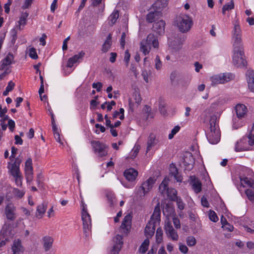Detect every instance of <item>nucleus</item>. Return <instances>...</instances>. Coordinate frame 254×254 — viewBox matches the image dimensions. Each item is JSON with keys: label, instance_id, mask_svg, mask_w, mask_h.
Masks as SVG:
<instances>
[{"label": "nucleus", "instance_id": "bf43d9fd", "mask_svg": "<svg viewBox=\"0 0 254 254\" xmlns=\"http://www.w3.org/2000/svg\"><path fill=\"white\" fill-rule=\"evenodd\" d=\"M151 108L148 106L145 105L143 108V112L147 114L148 117L153 118V115L151 114Z\"/></svg>", "mask_w": 254, "mask_h": 254}, {"label": "nucleus", "instance_id": "3c124183", "mask_svg": "<svg viewBox=\"0 0 254 254\" xmlns=\"http://www.w3.org/2000/svg\"><path fill=\"white\" fill-rule=\"evenodd\" d=\"M187 245L190 246H193L196 244V240L193 236H189L186 240Z\"/></svg>", "mask_w": 254, "mask_h": 254}, {"label": "nucleus", "instance_id": "603ef678", "mask_svg": "<svg viewBox=\"0 0 254 254\" xmlns=\"http://www.w3.org/2000/svg\"><path fill=\"white\" fill-rule=\"evenodd\" d=\"M245 193L250 201H253L254 200V191L253 190L247 189L245 191Z\"/></svg>", "mask_w": 254, "mask_h": 254}, {"label": "nucleus", "instance_id": "f3484780", "mask_svg": "<svg viewBox=\"0 0 254 254\" xmlns=\"http://www.w3.org/2000/svg\"><path fill=\"white\" fill-rule=\"evenodd\" d=\"M155 230V222L153 220H151L147 224L144 233L145 236L147 238H151L154 234Z\"/></svg>", "mask_w": 254, "mask_h": 254}, {"label": "nucleus", "instance_id": "39448f33", "mask_svg": "<svg viewBox=\"0 0 254 254\" xmlns=\"http://www.w3.org/2000/svg\"><path fill=\"white\" fill-rule=\"evenodd\" d=\"M234 27L232 31V40L233 41V47L243 46L242 44V31L238 19L235 20Z\"/></svg>", "mask_w": 254, "mask_h": 254}, {"label": "nucleus", "instance_id": "f8f14e48", "mask_svg": "<svg viewBox=\"0 0 254 254\" xmlns=\"http://www.w3.org/2000/svg\"><path fill=\"white\" fill-rule=\"evenodd\" d=\"M16 207L11 202L7 204L5 208V214L6 218L10 221H13L15 219Z\"/></svg>", "mask_w": 254, "mask_h": 254}, {"label": "nucleus", "instance_id": "864d4df0", "mask_svg": "<svg viewBox=\"0 0 254 254\" xmlns=\"http://www.w3.org/2000/svg\"><path fill=\"white\" fill-rule=\"evenodd\" d=\"M209 218L210 220L213 222H217L218 220L216 213L213 211H210L209 213Z\"/></svg>", "mask_w": 254, "mask_h": 254}, {"label": "nucleus", "instance_id": "1a4fd4ad", "mask_svg": "<svg viewBox=\"0 0 254 254\" xmlns=\"http://www.w3.org/2000/svg\"><path fill=\"white\" fill-rule=\"evenodd\" d=\"M113 246L110 249L108 254H119L123 244V237L117 235L113 240Z\"/></svg>", "mask_w": 254, "mask_h": 254}, {"label": "nucleus", "instance_id": "a878e982", "mask_svg": "<svg viewBox=\"0 0 254 254\" xmlns=\"http://www.w3.org/2000/svg\"><path fill=\"white\" fill-rule=\"evenodd\" d=\"M184 164L186 166V169L191 170L194 164V159L190 153L186 155L184 158Z\"/></svg>", "mask_w": 254, "mask_h": 254}, {"label": "nucleus", "instance_id": "f03ea898", "mask_svg": "<svg viewBox=\"0 0 254 254\" xmlns=\"http://www.w3.org/2000/svg\"><path fill=\"white\" fill-rule=\"evenodd\" d=\"M139 51L142 53L144 56L148 55L151 49V46L154 49H158L159 42L158 38L154 34L150 33L146 39H143L139 44Z\"/></svg>", "mask_w": 254, "mask_h": 254}, {"label": "nucleus", "instance_id": "49530a36", "mask_svg": "<svg viewBox=\"0 0 254 254\" xmlns=\"http://www.w3.org/2000/svg\"><path fill=\"white\" fill-rule=\"evenodd\" d=\"M240 181H241V184L242 185H243V184H245L246 185H247V186H248V187H253V186L254 185V183H253V181L251 180L250 179H249L247 177H244V178L240 177Z\"/></svg>", "mask_w": 254, "mask_h": 254}, {"label": "nucleus", "instance_id": "aec40b11", "mask_svg": "<svg viewBox=\"0 0 254 254\" xmlns=\"http://www.w3.org/2000/svg\"><path fill=\"white\" fill-rule=\"evenodd\" d=\"M155 181V179L154 178L150 177L147 180L143 182L141 185L143 191L148 193L152 190Z\"/></svg>", "mask_w": 254, "mask_h": 254}, {"label": "nucleus", "instance_id": "4468645a", "mask_svg": "<svg viewBox=\"0 0 254 254\" xmlns=\"http://www.w3.org/2000/svg\"><path fill=\"white\" fill-rule=\"evenodd\" d=\"M159 145L160 141L159 139L154 134H150L147 141L146 152H148L153 147Z\"/></svg>", "mask_w": 254, "mask_h": 254}, {"label": "nucleus", "instance_id": "a211bd4d", "mask_svg": "<svg viewBox=\"0 0 254 254\" xmlns=\"http://www.w3.org/2000/svg\"><path fill=\"white\" fill-rule=\"evenodd\" d=\"M235 112L237 117L239 119H242L247 115L248 109L245 105L239 104L235 107Z\"/></svg>", "mask_w": 254, "mask_h": 254}, {"label": "nucleus", "instance_id": "a19ab883", "mask_svg": "<svg viewBox=\"0 0 254 254\" xmlns=\"http://www.w3.org/2000/svg\"><path fill=\"white\" fill-rule=\"evenodd\" d=\"M192 188L196 193H198L201 190V183L198 180H195L192 183Z\"/></svg>", "mask_w": 254, "mask_h": 254}, {"label": "nucleus", "instance_id": "393cba45", "mask_svg": "<svg viewBox=\"0 0 254 254\" xmlns=\"http://www.w3.org/2000/svg\"><path fill=\"white\" fill-rule=\"evenodd\" d=\"M168 0H156L152 5V8L155 11L161 12L162 9L167 5Z\"/></svg>", "mask_w": 254, "mask_h": 254}, {"label": "nucleus", "instance_id": "72a5a7b5", "mask_svg": "<svg viewBox=\"0 0 254 254\" xmlns=\"http://www.w3.org/2000/svg\"><path fill=\"white\" fill-rule=\"evenodd\" d=\"M169 181L168 178L166 177L164 178L161 184L159 186V191L162 194H165L167 192V190H169L167 188L168 184Z\"/></svg>", "mask_w": 254, "mask_h": 254}, {"label": "nucleus", "instance_id": "5701e85b", "mask_svg": "<svg viewBox=\"0 0 254 254\" xmlns=\"http://www.w3.org/2000/svg\"><path fill=\"white\" fill-rule=\"evenodd\" d=\"M247 79L249 89L252 92H254V71L248 70L247 72Z\"/></svg>", "mask_w": 254, "mask_h": 254}, {"label": "nucleus", "instance_id": "cd10ccee", "mask_svg": "<svg viewBox=\"0 0 254 254\" xmlns=\"http://www.w3.org/2000/svg\"><path fill=\"white\" fill-rule=\"evenodd\" d=\"M85 55V53L83 51H81L78 54L75 55L71 58H70L67 64V66L68 67H71L74 64L76 63L79 59L83 58Z\"/></svg>", "mask_w": 254, "mask_h": 254}, {"label": "nucleus", "instance_id": "0eeeda50", "mask_svg": "<svg viewBox=\"0 0 254 254\" xmlns=\"http://www.w3.org/2000/svg\"><path fill=\"white\" fill-rule=\"evenodd\" d=\"M233 78L234 76L232 74L226 73L213 75L210 77V80L211 85L214 86L218 84H224Z\"/></svg>", "mask_w": 254, "mask_h": 254}, {"label": "nucleus", "instance_id": "7c9ffc66", "mask_svg": "<svg viewBox=\"0 0 254 254\" xmlns=\"http://www.w3.org/2000/svg\"><path fill=\"white\" fill-rule=\"evenodd\" d=\"M44 248L45 251H49L52 247L53 239L50 236H46L43 238Z\"/></svg>", "mask_w": 254, "mask_h": 254}, {"label": "nucleus", "instance_id": "423d86ee", "mask_svg": "<svg viewBox=\"0 0 254 254\" xmlns=\"http://www.w3.org/2000/svg\"><path fill=\"white\" fill-rule=\"evenodd\" d=\"M82 203V220L83 221V232L86 237L89 236L91 227V221L89 214L87 212L86 205Z\"/></svg>", "mask_w": 254, "mask_h": 254}, {"label": "nucleus", "instance_id": "ddd939ff", "mask_svg": "<svg viewBox=\"0 0 254 254\" xmlns=\"http://www.w3.org/2000/svg\"><path fill=\"white\" fill-rule=\"evenodd\" d=\"M14 57L11 53H8L0 62V70L10 69V65L13 63Z\"/></svg>", "mask_w": 254, "mask_h": 254}, {"label": "nucleus", "instance_id": "c03bdc74", "mask_svg": "<svg viewBox=\"0 0 254 254\" xmlns=\"http://www.w3.org/2000/svg\"><path fill=\"white\" fill-rule=\"evenodd\" d=\"M249 144L252 146L254 145V123L253 125L252 129L248 135Z\"/></svg>", "mask_w": 254, "mask_h": 254}, {"label": "nucleus", "instance_id": "e2e57ef3", "mask_svg": "<svg viewBox=\"0 0 254 254\" xmlns=\"http://www.w3.org/2000/svg\"><path fill=\"white\" fill-rule=\"evenodd\" d=\"M8 126L9 129L13 132L15 128V122L12 120H9L8 121Z\"/></svg>", "mask_w": 254, "mask_h": 254}, {"label": "nucleus", "instance_id": "37998d69", "mask_svg": "<svg viewBox=\"0 0 254 254\" xmlns=\"http://www.w3.org/2000/svg\"><path fill=\"white\" fill-rule=\"evenodd\" d=\"M140 149V146L139 145H136L130 152L129 157L131 159H133L136 157Z\"/></svg>", "mask_w": 254, "mask_h": 254}, {"label": "nucleus", "instance_id": "5fc2aeb1", "mask_svg": "<svg viewBox=\"0 0 254 254\" xmlns=\"http://www.w3.org/2000/svg\"><path fill=\"white\" fill-rule=\"evenodd\" d=\"M141 75H142L144 81L146 83L149 82V76L151 75V73L149 72L146 70H143L142 72Z\"/></svg>", "mask_w": 254, "mask_h": 254}, {"label": "nucleus", "instance_id": "412c9836", "mask_svg": "<svg viewBox=\"0 0 254 254\" xmlns=\"http://www.w3.org/2000/svg\"><path fill=\"white\" fill-rule=\"evenodd\" d=\"M162 16V13L159 11H150L146 16V20L148 22L152 23L153 22H156V21L158 20Z\"/></svg>", "mask_w": 254, "mask_h": 254}, {"label": "nucleus", "instance_id": "9d476101", "mask_svg": "<svg viewBox=\"0 0 254 254\" xmlns=\"http://www.w3.org/2000/svg\"><path fill=\"white\" fill-rule=\"evenodd\" d=\"M164 229L167 236L173 241H177L179 236L177 232L173 228L171 222L167 221L165 222Z\"/></svg>", "mask_w": 254, "mask_h": 254}, {"label": "nucleus", "instance_id": "dca6fc26", "mask_svg": "<svg viewBox=\"0 0 254 254\" xmlns=\"http://www.w3.org/2000/svg\"><path fill=\"white\" fill-rule=\"evenodd\" d=\"M131 216L130 214H127L124 218L121 226V229L124 231V233L127 234L130 228L131 222Z\"/></svg>", "mask_w": 254, "mask_h": 254}, {"label": "nucleus", "instance_id": "09e8293b", "mask_svg": "<svg viewBox=\"0 0 254 254\" xmlns=\"http://www.w3.org/2000/svg\"><path fill=\"white\" fill-rule=\"evenodd\" d=\"M28 16V13L27 12L23 13L19 19L18 21L19 24L20 25H25L26 23V19L27 17Z\"/></svg>", "mask_w": 254, "mask_h": 254}, {"label": "nucleus", "instance_id": "473e14b6", "mask_svg": "<svg viewBox=\"0 0 254 254\" xmlns=\"http://www.w3.org/2000/svg\"><path fill=\"white\" fill-rule=\"evenodd\" d=\"M13 254H20L23 249L21 243L19 240L15 241L12 247Z\"/></svg>", "mask_w": 254, "mask_h": 254}, {"label": "nucleus", "instance_id": "f704fd0d", "mask_svg": "<svg viewBox=\"0 0 254 254\" xmlns=\"http://www.w3.org/2000/svg\"><path fill=\"white\" fill-rule=\"evenodd\" d=\"M169 181L168 178L166 177L164 178L161 184L159 186V191L162 194H165L167 192V190H169L167 188L168 184Z\"/></svg>", "mask_w": 254, "mask_h": 254}, {"label": "nucleus", "instance_id": "774afa93", "mask_svg": "<svg viewBox=\"0 0 254 254\" xmlns=\"http://www.w3.org/2000/svg\"><path fill=\"white\" fill-rule=\"evenodd\" d=\"M11 3H12L11 0H8L7 2L4 4V10H5V12L7 13H8L10 11L9 6L11 5Z\"/></svg>", "mask_w": 254, "mask_h": 254}, {"label": "nucleus", "instance_id": "69168bd1", "mask_svg": "<svg viewBox=\"0 0 254 254\" xmlns=\"http://www.w3.org/2000/svg\"><path fill=\"white\" fill-rule=\"evenodd\" d=\"M160 211L159 208H158L156 207L154 209L153 214L152 216V217L154 218L155 217L156 219H158L160 218Z\"/></svg>", "mask_w": 254, "mask_h": 254}, {"label": "nucleus", "instance_id": "6ab92c4d", "mask_svg": "<svg viewBox=\"0 0 254 254\" xmlns=\"http://www.w3.org/2000/svg\"><path fill=\"white\" fill-rule=\"evenodd\" d=\"M138 175V172L133 168L127 169L124 172V176L129 182L135 181Z\"/></svg>", "mask_w": 254, "mask_h": 254}, {"label": "nucleus", "instance_id": "680f3d73", "mask_svg": "<svg viewBox=\"0 0 254 254\" xmlns=\"http://www.w3.org/2000/svg\"><path fill=\"white\" fill-rule=\"evenodd\" d=\"M179 250L182 253L187 254L188 252V248L185 245L180 243L179 244Z\"/></svg>", "mask_w": 254, "mask_h": 254}, {"label": "nucleus", "instance_id": "2f4dec72", "mask_svg": "<svg viewBox=\"0 0 254 254\" xmlns=\"http://www.w3.org/2000/svg\"><path fill=\"white\" fill-rule=\"evenodd\" d=\"M119 17V12L118 10L115 9L108 18L109 24L113 26L115 24Z\"/></svg>", "mask_w": 254, "mask_h": 254}, {"label": "nucleus", "instance_id": "b1692460", "mask_svg": "<svg viewBox=\"0 0 254 254\" xmlns=\"http://www.w3.org/2000/svg\"><path fill=\"white\" fill-rule=\"evenodd\" d=\"M168 0H156L152 5V8L155 11L161 12L162 9L167 5Z\"/></svg>", "mask_w": 254, "mask_h": 254}, {"label": "nucleus", "instance_id": "2eb2a0df", "mask_svg": "<svg viewBox=\"0 0 254 254\" xmlns=\"http://www.w3.org/2000/svg\"><path fill=\"white\" fill-rule=\"evenodd\" d=\"M165 22L163 20H160L155 22L153 25V31L158 35H161L165 32Z\"/></svg>", "mask_w": 254, "mask_h": 254}, {"label": "nucleus", "instance_id": "13d9d810", "mask_svg": "<svg viewBox=\"0 0 254 254\" xmlns=\"http://www.w3.org/2000/svg\"><path fill=\"white\" fill-rule=\"evenodd\" d=\"M13 193L18 198H21L24 195L25 192L21 190H19L17 189H14L13 190Z\"/></svg>", "mask_w": 254, "mask_h": 254}, {"label": "nucleus", "instance_id": "4be33fe9", "mask_svg": "<svg viewBox=\"0 0 254 254\" xmlns=\"http://www.w3.org/2000/svg\"><path fill=\"white\" fill-rule=\"evenodd\" d=\"M20 163L21 161H19L8 165L7 168L10 175H15L21 173L19 168Z\"/></svg>", "mask_w": 254, "mask_h": 254}, {"label": "nucleus", "instance_id": "ea45409f", "mask_svg": "<svg viewBox=\"0 0 254 254\" xmlns=\"http://www.w3.org/2000/svg\"><path fill=\"white\" fill-rule=\"evenodd\" d=\"M135 196L137 198H142L147 193L143 191L142 187L140 186L135 189Z\"/></svg>", "mask_w": 254, "mask_h": 254}, {"label": "nucleus", "instance_id": "20e7f679", "mask_svg": "<svg viewBox=\"0 0 254 254\" xmlns=\"http://www.w3.org/2000/svg\"><path fill=\"white\" fill-rule=\"evenodd\" d=\"M234 54L233 63L237 67H243L247 64L246 57L244 54L243 46H234Z\"/></svg>", "mask_w": 254, "mask_h": 254}, {"label": "nucleus", "instance_id": "de8ad7c7", "mask_svg": "<svg viewBox=\"0 0 254 254\" xmlns=\"http://www.w3.org/2000/svg\"><path fill=\"white\" fill-rule=\"evenodd\" d=\"M163 231L160 228H157L156 234V241L158 243H160L163 240Z\"/></svg>", "mask_w": 254, "mask_h": 254}, {"label": "nucleus", "instance_id": "6e6552de", "mask_svg": "<svg viewBox=\"0 0 254 254\" xmlns=\"http://www.w3.org/2000/svg\"><path fill=\"white\" fill-rule=\"evenodd\" d=\"M94 152L99 157H102L107 154L108 146L98 141H92L91 142Z\"/></svg>", "mask_w": 254, "mask_h": 254}, {"label": "nucleus", "instance_id": "4c0bfd02", "mask_svg": "<svg viewBox=\"0 0 254 254\" xmlns=\"http://www.w3.org/2000/svg\"><path fill=\"white\" fill-rule=\"evenodd\" d=\"M177 194V191L174 189H169V190H167V196L171 200H175V199L178 197Z\"/></svg>", "mask_w": 254, "mask_h": 254}, {"label": "nucleus", "instance_id": "9b49d317", "mask_svg": "<svg viewBox=\"0 0 254 254\" xmlns=\"http://www.w3.org/2000/svg\"><path fill=\"white\" fill-rule=\"evenodd\" d=\"M25 175L28 182L33 180V167L32 161L31 158H28L25 163Z\"/></svg>", "mask_w": 254, "mask_h": 254}, {"label": "nucleus", "instance_id": "338daca9", "mask_svg": "<svg viewBox=\"0 0 254 254\" xmlns=\"http://www.w3.org/2000/svg\"><path fill=\"white\" fill-rule=\"evenodd\" d=\"M222 227L224 230H227L229 232H232L234 229L233 226L229 223L224 225L223 226H222Z\"/></svg>", "mask_w": 254, "mask_h": 254}, {"label": "nucleus", "instance_id": "c9c22d12", "mask_svg": "<svg viewBox=\"0 0 254 254\" xmlns=\"http://www.w3.org/2000/svg\"><path fill=\"white\" fill-rule=\"evenodd\" d=\"M246 141V139H242L240 141H237L235 145V151L238 152L245 150L246 149V146L244 145V144Z\"/></svg>", "mask_w": 254, "mask_h": 254}, {"label": "nucleus", "instance_id": "58836bf2", "mask_svg": "<svg viewBox=\"0 0 254 254\" xmlns=\"http://www.w3.org/2000/svg\"><path fill=\"white\" fill-rule=\"evenodd\" d=\"M234 2L233 0H231L229 2L225 4L222 8V13L225 14L226 11H229L234 9Z\"/></svg>", "mask_w": 254, "mask_h": 254}, {"label": "nucleus", "instance_id": "6e6d98bb", "mask_svg": "<svg viewBox=\"0 0 254 254\" xmlns=\"http://www.w3.org/2000/svg\"><path fill=\"white\" fill-rule=\"evenodd\" d=\"M175 200L177 202V204L178 208L180 210H183L185 207V204L183 202L182 199L178 197L177 198L175 199Z\"/></svg>", "mask_w": 254, "mask_h": 254}, {"label": "nucleus", "instance_id": "7ed1b4c3", "mask_svg": "<svg viewBox=\"0 0 254 254\" xmlns=\"http://www.w3.org/2000/svg\"><path fill=\"white\" fill-rule=\"evenodd\" d=\"M193 22L191 18L185 14H180L176 17L175 24L182 33H186L191 29Z\"/></svg>", "mask_w": 254, "mask_h": 254}, {"label": "nucleus", "instance_id": "a18cd8bd", "mask_svg": "<svg viewBox=\"0 0 254 254\" xmlns=\"http://www.w3.org/2000/svg\"><path fill=\"white\" fill-rule=\"evenodd\" d=\"M154 66L157 70H160L162 68V63L158 55L156 56L154 60Z\"/></svg>", "mask_w": 254, "mask_h": 254}, {"label": "nucleus", "instance_id": "c756f323", "mask_svg": "<svg viewBox=\"0 0 254 254\" xmlns=\"http://www.w3.org/2000/svg\"><path fill=\"white\" fill-rule=\"evenodd\" d=\"M112 34H109L102 46L101 51L103 53L107 52L111 48L112 44Z\"/></svg>", "mask_w": 254, "mask_h": 254}, {"label": "nucleus", "instance_id": "e433bc0d", "mask_svg": "<svg viewBox=\"0 0 254 254\" xmlns=\"http://www.w3.org/2000/svg\"><path fill=\"white\" fill-rule=\"evenodd\" d=\"M17 187H21L22 185L23 176L22 173L15 175H11Z\"/></svg>", "mask_w": 254, "mask_h": 254}, {"label": "nucleus", "instance_id": "f257e3e1", "mask_svg": "<svg viewBox=\"0 0 254 254\" xmlns=\"http://www.w3.org/2000/svg\"><path fill=\"white\" fill-rule=\"evenodd\" d=\"M218 123L217 116L216 115H212L209 121V130L206 134L207 138L211 144H216L220 139V132Z\"/></svg>", "mask_w": 254, "mask_h": 254}, {"label": "nucleus", "instance_id": "c85d7f7f", "mask_svg": "<svg viewBox=\"0 0 254 254\" xmlns=\"http://www.w3.org/2000/svg\"><path fill=\"white\" fill-rule=\"evenodd\" d=\"M47 208V204L45 203H42L37 207L35 216L38 219H41L43 217Z\"/></svg>", "mask_w": 254, "mask_h": 254}, {"label": "nucleus", "instance_id": "79ce46f5", "mask_svg": "<svg viewBox=\"0 0 254 254\" xmlns=\"http://www.w3.org/2000/svg\"><path fill=\"white\" fill-rule=\"evenodd\" d=\"M149 245V241L148 238H147L143 241V243L141 245L139 250L142 253H145L148 249V246Z\"/></svg>", "mask_w": 254, "mask_h": 254}, {"label": "nucleus", "instance_id": "052dcab7", "mask_svg": "<svg viewBox=\"0 0 254 254\" xmlns=\"http://www.w3.org/2000/svg\"><path fill=\"white\" fill-rule=\"evenodd\" d=\"M102 86H103L102 83L100 82H98L97 83H93L92 84V87L93 88L96 89V90L98 92H99L101 91V90L102 88Z\"/></svg>", "mask_w": 254, "mask_h": 254}, {"label": "nucleus", "instance_id": "4d7b16f0", "mask_svg": "<svg viewBox=\"0 0 254 254\" xmlns=\"http://www.w3.org/2000/svg\"><path fill=\"white\" fill-rule=\"evenodd\" d=\"M29 56L33 59H37L38 58L36 50L34 48L30 49Z\"/></svg>", "mask_w": 254, "mask_h": 254}, {"label": "nucleus", "instance_id": "bb28decb", "mask_svg": "<svg viewBox=\"0 0 254 254\" xmlns=\"http://www.w3.org/2000/svg\"><path fill=\"white\" fill-rule=\"evenodd\" d=\"M170 175L173 176L177 182H181L182 181V176L179 174L177 167L173 164H171L170 166Z\"/></svg>", "mask_w": 254, "mask_h": 254}, {"label": "nucleus", "instance_id": "8fccbe9b", "mask_svg": "<svg viewBox=\"0 0 254 254\" xmlns=\"http://www.w3.org/2000/svg\"><path fill=\"white\" fill-rule=\"evenodd\" d=\"M180 127L179 126H175L171 130V133L168 135V138L169 139H172L174 135L178 133L180 130Z\"/></svg>", "mask_w": 254, "mask_h": 254}, {"label": "nucleus", "instance_id": "0e129e2a", "mask_svg": "<svg viewBox=\"0 0 254 254\" xmlns=\"http://www.w3.org/2000/svg\"><path fill=\"white\" fill-rule=\"evenodd\" d=\"M173 221L174 225L176 229L180 228L181 227V224L179 219L176 217H174L173 218Z\"/></svg>", "mask_w": 254, "mask_h": 254}]
</instances>
